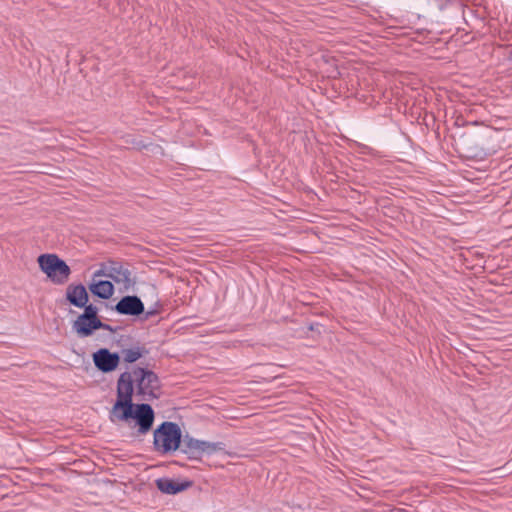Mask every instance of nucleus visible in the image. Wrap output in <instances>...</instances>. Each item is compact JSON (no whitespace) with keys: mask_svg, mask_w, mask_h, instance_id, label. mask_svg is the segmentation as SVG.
Here are the masks:
<instances>
[{"mask_svg":"<svg viewBox=\"0 0 512 512\" xmlns=\"http://www.w3.org/2000/svg\"><path fill=\"white\" fill-rule=\"evenodd\" d=\"M161 397L159 376L148 367L133 366L119 375L116 401L110 411L112 422L122 421L136 428L133 436L146 435L153 428L155 412L148 403Z\"/></svg>","mask_w":512,"mask_h":512,"instance_id":"f257e3e1","label":"nucleus"},{"mask_svg":"<svg viewBox=\"0 0 512 512\" xmlns=\"http://www.w3.org/2000/svg\"><path fill=\"white\" fill-rule=\"evenodd\" d=\"M184 435L180 426L172 421H164L153 431V449L160 455H169L177 450L182 452Z\"/></svg>","mask_w":512,"mask_h":512,"instance_id":"f03ea898","label":"nucleus"},{"mask_svg":"<svg viewBox=\"0 0 512 512\" xmlns=\"http://www.w3.org/2000/svg\"><path fill=\"white\" fill-rule=\"evenodd\" d=\"M225 450L226 444L224 442L199 440L188 433L184 435L182 453L190 461H201L204 456H212L218 452H225Z\"/></svg>","mask_w":512,"mask_h":512,"instance_id":"7ed1b4c3","label":"nucleus"},{"mask_svg":"<svg viewBox=\"0 0 512 512\" xmlns=\"http://www.w3.org/2000/svg\"><path fill=\"white\" fill-rule=\"evenodd\" d=\"M37 262L40 270L46 274L54 284H65L71 274L69 265L56 254H41Z\"/></svg>","mask_w":512,"mask_h":512,"instance_id":"20e7f679","label":"nucleus"},{"mask_svg":"<svg viewBox=\"0 0 512 512\" xmlns=\"http://www.w3.org/2000/svg\"><path fill=\"white\" fill-rule=\"evenodd\" d=\"M92 360L95 367L106 374L118 368L121 357L118 352H111L108 348H100L92 354Z\"/></svg>","mask_w":512,"mask_h":512,"instance_id":"39448f33","label":"nucleus"},{"mask_svg":"<svg viewBox=\"0 0 512 512\" xmlns=\"http://www.w3.org/2000/svg\"><path fill=\"white\" fill-rule=\"evenodd\" d=\"M109 279L117 284H122L120 292H126L130 290L135 281L131 277V271L125 268L123 263L116 260H108Z\"/></svg>","mask_w":512,"mask_h":512,"instance_id":"423d86ee","label":"nucleus"},{"mask_svg":"<svg viewBox=\"0 0 512 512\" xmlns=\"http://www.w3.org/2000/svg\"><path fill=\"white\" fill-rule=\"evenodd\" d=\"M111 309L120 315L140 319V316L144 313V303L137 295H125Z\"/></svg>","mask_w":512,"mask_h":512,"instance_id":"0eeeda50","label":"nucleus"},{"mask_svg":"<svg viewBox=\"0 0 512 512\" xmlns=\"http://www.w3.org/2000/svg\"><path fill=\"white\" fill-rule=\"evenodd\" d=\"M157 489L167 495H176L193 486L192 480H177L168 477H162L155 480Z\"/></svg>","mask_w":512,"mask_h":512,"instance_id":"6e6552de","label":"nucleus"},{"mask_svg":"<svg viewBox=\"0 0 512 512\" xmlns=\"http://www.w3.org/2000/svg\"><path fill=\"white\" fill-rule=\"evenodd\" d=\"M65 300L76 308H82L85 303L89 302L87 288L82 283L69 284L66 288Z\"/></svg>","mask_w":512,"mask_h":512,"instance_id":"1a4fd4ad","label":"nucleus"},{"mask_svg":"<svg viewBox=\"0 0 512 512\" xmlns=\"http://www.w3.org/2000/svg\"><path fill=\"white\" fill-rule=\"evenodd\" d=\"M99 318H93L83 313L73 322V330L81 338L90 337L97 331Z\"/></svg>","mask_w":512,"mask_h":512,"instance_id":"9d476101","label":"nucleus"},{"mask_svg":"<svg viewBox=\"0 0 512 512\" xmlns=\"http://www.w3.org/2000/svg\"><path fill=\"white\" fill-rule=\"evenodd\" d=\"M88 289L93 296L104 300L110 299L115 292L113 282L102 279H91Z\"/></svg>","mask_w":512,"mask_h":512,"instance_id":"9b49d317","label":"nucleus"},{"mask_svg":"<svg viewBox=\"0 0 512 512\" xmlns=\"http://www.w3.org/2000/svg\"><path fill=\"white\" fill-rule=\"evenodd\" d=\"M121 353L124 362L133 364L140 358L149 354V350L145 347V345H140L139 343H137L136 345L131 346L128 349H122Z\"/></svg>","mask_w":512,"mask_h":512,"instance_id":"f8f14e48","label":"nucleus"},{"mask_svg":"<svg viewBox=\"0 0 512 512\" xmlns=\"http://www.w3.org/2000/svg\"><path fill=\"white\" fill-rule=\"evenodd\" d=\"M161 310L162 303L160 302V300H156L147 311L144 309V313L140 316V320L147 321L150 318L159 315Z\"/></svg>","mask_w":512,"mask_h":512,"instance_id":"ddd939ff","label":"nucleus"},{"mask_svg":"<svg viewBox=\"0 0 512 512\" xmlns=\"http://www.w3.org/2000/svg\"><path fill=\"white\" fill-rule=\"evenodd\" d=\"M83 314L93 317V318H100L99 317V308L93 304V303H85V306H82Z\"/></svg>","mask_w":512,"mask_h":512,"instance_id":"4468645a","label":"nucleus"},{"mask_svg":"<svg viewBox=\"0 0 512 512\" xmlns=\"http://www.w3.org/2000/svg\"><path fill=\"white\" fill-rule=\"evenodd\" d=\"M440 9L443 10V9H448L451 14L450 17L447 18V20H450L453 18V16H458L463 10H462V7L459 5V4H444V5H440Z\"/></svg>","mask_w":512,"mask_h":512,"instance_id":"2eb2a0df","label":"nucleus"},{"mask_svg":"<svg viewBox=\"0 0 512 512\" xmlns=\"http://www.w3.org/2000/svg\"><path fill=\"white\" fill-rule=\"evenodd\" d=\"M107 270L108 261L101 263L100 268L93 273L92 279H99V277L109 278V272Z\"/></svg>","mask_w":512,"mask_h":512,"instance_id":"dca6fc26","label":"nucleus"},{"mask_svg":"<svg viewBox=\"0 0 512 512\" xmlns=\"http://www.w3.org/2000/svg\"><path fill=\"white\" fill-rule=\"evenodd\" d=\"M100 329L107 330V331H110V332H114L115 331V329L111 325L102 322L101 319L99 318L98 325H97V330H100Z\"/></svg>","mask_w":512,"mask_h":512,"instance_id":"f3484780","label":"nucleus"},{"mask_svg":"<svg viewBox=\"0 0 512 512\" xmlns=\"http://www.w3.org/2000/svg\"><path fill=\"white\" fill-rule=\"evenodd\" d=\"M504 55L507 60L512 61V45H506L504 48Z\"/></svg>","mask_w":512,"mask_h":512,"instance_id":"a211bd4d","label":"nucleus"},{"mask_svg":"<svg viewBox=\"0 0 512 512\" xmlns=\"http://www.w3.org/2000/svg\"><path fill=\"white\" fill-rule=\"evenodd\" d=\"M320 326L321 325L319 323H310L309 326H308V329L310 331H317V332H319Z\"/></svg>","mask_w":512,"mask_h":512,"instance_id":"6ab92c4d","label":"nucleus"},{"mask_svg":"<svg viewBox=\"0 0 512 512\" xmlns=\"http://www.w3.org/2000/svg\"><path fill=\"white\" fill-rule=\"evenodd\" d=\"M467 153L469 157H477L479 155V153L474 148H468Z\"/></svg>","mask_w":512,"mask_h":512,"instance_id":"aec40b11","label":"nucleus"}]
</instances>
